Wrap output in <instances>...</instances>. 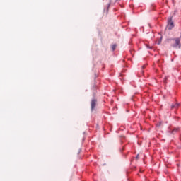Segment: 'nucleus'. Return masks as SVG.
Returning a JSON list of instances; mask_svg holds the SVG:
<instances>
[{
    "label": "nucleus",
    "instance_id": "obj_1",
    "mask_svg": "<svg viewBox=\"0 0 181 181\" xmlns=\"http://www.w3.org/2000/svg\"><path fill=\"white\" fill-rule=\"evenodd\" d=\"M173 44L172 45L173 47H178L180 49V39L175 38L173 40Z\"/></svg>",
    "mask_w": 181,
    "mask_h": 181
},
{
    "label": "nucleus",
    "instance_id": "obj_2",
    "mask_svg": "<svg viewBox=\"0 0 181 181\" xmlns=\"http://www.w3.org/2000/svg\"><path fill=\"white\" fill-rule=\"evenodd\" d=\"M174 27H175V25H173V21H172V18H169L167 28L169 30H172V29H173Z\"/></svg>",
    "mask_w": 181,
    "mask_h": 181
},
{
    "label": "nucleus",
    "instance_id": "obj_3",
    "mask_svg": "<svg viewBox=\"0 0 181 181\" xmlns=\"http://www.w3.org/2000/svg\"><path fill=\"white\" fill-rule=\"evenodd\" d=\"M90 107H91V110H94V108H95V107H97V100L96 99H93L90 102Z\"/></svg>",
    "mask_w": 181,
    "mask_h": 181
},
{
    "label": "nucleus",
    "instance_id": "obj_4",
    "mask_svg": "<svg viewBox=\"0 0 181 181\" xmlns=\"http://www.w3.org/2000/svg\"><path fill=\"white\" fill-rule=\"evenodd\" d=\"M179 107V104L175 103V105H171V110H173V108H177Z\"/></svg>",
    "mask_w": 181,
    "mask_h": 181
},
{
    "label": "nucleus",
    "instance_id": "obj_5",
    "mask_svg": "<svg viewBox=\"0 0 181 181\" xmlns=\"http://www.w3.org/2000/svg\"><path fill=\"white\" fill-rule=\"evenodd\" d=\"M176 132H179V128H175V129L172 131V134H176Z\"/></svg>",
    "mask_w": 181,
    "mask_h": 181
},
{
    "label": "nucleus",
    "instance_id": "obj_6",
    "mask_svg": "<svg viewBox=\"0 0 181 181\" xmlns=\"http://www.w3.org/2000/svg\"><path fill=\"white\" fill-rule=\"evenodd\" d=\"M115 49H117V45H113L112 46V51L114 52V50H115Z\"/></svg>",
    "mask_w": 181,
    "mask_h": 181
},
{
    "label": "nucleus",
    "instance_id": "obj_7",
    "mask_svg": "<svg viewBox=\"0 0 181 181\" xmlns=\"http://www.w3.org/2000/svg\"><path fill=\"white\" fill-rule=\"evenodd\" d=\"M139 156V155H137V156H136V158H138Z\"/></svg>",
    "mask_w": 181,
    "mask_h": 181
}]
</instances>
